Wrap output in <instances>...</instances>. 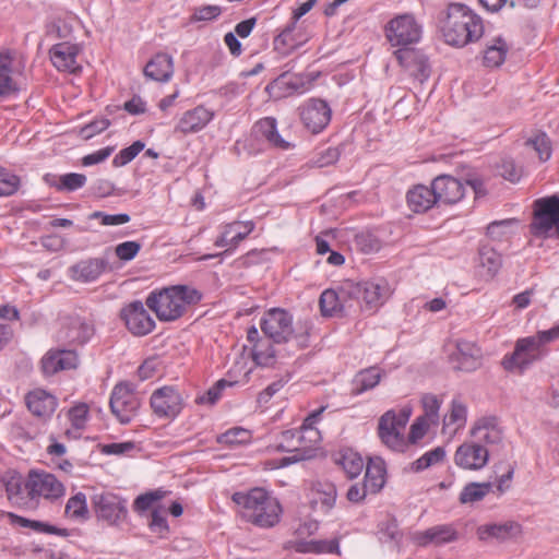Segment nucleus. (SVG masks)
Returning <instances> with one entry per match:
<instances>
[{"label": "nucleus", "mask_w": 559, "mask_h": 559, "mask_svg": "<svg viewBox=\"0 0 559 559\" xmlns=\"http://www.w3.org/2000/svg\"><path fill=\"white\" fill-rule=\"evenodd\" d=\"M439 27L444 41L455 47L476 41L484 33L481 19L462 3H450L440 12Z\"/></svg>", "instance_id": "1"}, {"label": "nucleus", "mask_w": 559, "mask_h": 559, "mask_svg": "<svg viewBox=\"0 0 559 559\" xmlns=\"http://www.w3.org/2000/svg\"><path fill=\"white\" fill-rule=\"evenodd\" d=\"M231 500L240 507L241 516L249 523L262 527H274L283 513L280 501L263 488L235 492Z\"/></svg>", "instance_id": "2"}, {"label": "nucleus", "mask_w": 559, "mask_h": 559, "mask_svg": "<svg viewBox=\"0 0 559 559\" xmlns=\"http://www.w3.org/2000/svg\"><path fill=\"white\" fill-rule=\"evenodd\" d=\"M202 293L188 285H175L152 292L146 306L160 321H175L181 318L189 307L199 304Z\"/></svg>", "instance_id": "3"}, {"label": "nucleus", "mask_w": 559, "mask_h": 559, "mask_svg": "<svg viewBox=\"0 0 559 559\" xmlns=\"http://www.w3.org/2000/svg\"><path fill=\"white\" fill-rule=\"evenodd\" d=\"M260 328L274 343H287L293 336L299 340L302 346H307V338L310 335L311 324L306 321L300 326L304 333L295 334L292 314L282 308L267 310L261 319Z\"/></svg>", "instance_id": "4"}, {"label": "nucleus", "mask_w": 559, "mask_h": 559, "mask_svg": "<svg viewBox=\"0 0 559 559\" xmlns=\"http://www.w3.org/2000/svg\"><path fill=\"white\" fill-rule=\"evenodd\" d=\"M532 236L559 239V197L540 198L533 203V217L528 225Z\"/></svg>", "instance_id": "5"}, {"label": "nucleus", "mask_w": 559, "mask_h": 559, "mask_svg": "<svg viewBox=\"0 0 559 559\" xmlns=\"http://www.w3.org/2000/svg\"><path fill=\"white\" fill-rule=\"evenodd\" d=\"M548 354L546 346L535 336L519 338L514 350L506 355L502 359V366L508 371L520 370L521 372L535 361L542 360Z\"/></svg>", "instance_id": "6"}, {"label": "nucleus", "mask_w": 559, "mask_h": 559, "mask_svg": "<svg viewBox=\"0 0 559 559\" xmlns=\"http://www.w3.org/2000/svg\"><path fill=\"white\" fill-rule=\"evenodd\" d=\"M92 508L98 521L117 526L127 519V500L110 491L95 493L91 498Z\"/></svg>", "instance_id": "7"}, {"label": "nucleus", "mask_w": 559, "mask_h": 559, "mask_svg": "<svg viewBox=\"0 0 559 559\" xmlns=\"http://www.w3.org/2000/svg\"><path fill=\"white\" fill-rule=\"evenodd\" d=\"M109 406L111 413L121 424H129L140 407V399L135 393L134 385L130 382L117 383L111 391Z\"/></svg>", "instance_id": "8"}, {"label": "nucleus", "mask_w": 559, "mask_h": 559, "mask_svg": "<svg viewBox=\"0 0 559 559\" xmlns=\"http://www.w3.org/2000/svg\"><path fill=\"white\" fill-rule=\"evenodd\" d=\"M385 36L392 46L409 47L419 41L421 26L412 14H401L386 24Z\"/></svg>", "instance_id": "9"}, {"label": "nucleus", "mask_w": 559, "mask_h": 559, "mask_svg": "<svg viewBox=\"0 0 559 559\" xmlns=\"http://www.w3.org/2000/svg\"><path fill=\"white\" fill-rule=\"evenodd\" d=\"M25 490L29 499L43 497L55 500L64 495L63 484L47 472L31 471L25 480Z\"/></svg>", "instance_id": "10"}, {"label": "nucleus", "mask_w": 559, "mask_h": 559, "mask_svg": "<svg viewBox=\"0 0 559 559\" xmlns=\"http://www.w3.org/2000/svg\"><path fill=\"white\" fill-rule=\"evenodd\" d=\"M298 112L304 127L311 133L322 132L330 123L332 109L321 98H310L298 107Z\"/></svg>", "instance_id": "11"}, {"label": "nucleus", "mask_w": 559, "mask_h": 559, "mask_svg": "<svg viewBox=\"0 0 559 559\" xmlns=\"http://www.w3.org/2000/svg\"><path fill=\"white\" fill-rule=\"evenodd\" d=\"M95 326L91 320L79 314H69L61 318V328L58 340L69 345H84L94 336Z\"/></svg>", "instance_id": "12"}, {"label": "nucleus", "mask_w": 559, "mask_h": 559, "mask_svg": "<svg viewBox=\"0 0 559 559\" xmlns=\"http://www.w3.org/2000/svg\"><path fill=\"white\" fill-rule=\"evenodd\" d=\"M150 405L156 417L174 419L183 408V399L178 389L165 385L152 393Z\"/></svg>", "instance_id": "13"}, {"label": "nucleus", "mask_w": 559, "mask_h": 559, "mask_svg": "<svg viewBox=\"0 0 559 559\" xmlns=\"http://www.w3.org/2000/svg\"><path fill=\"white\" fill-rule=\"evenodd\" d=\"M349 294L362 300L367 310L374 311L388 300L391 288L386 280L376 278L353 285Z\"/></svg>", "instance_id": "14"}, {"label": "nucleus", "mask_w": 559, "mask_h": 559, "mask_svg": "<svg viewBox=\"0 0 559 559\" xmlns=\"http://www.w3.org/2000/svg\"><path fill=\"white\" fill-rule=\"evenodd\" d=\"M120 317L127 329L136 336L146 335L155 328V321L140 300H134L123 307Z\"/></svg>", "instance_id": "15"}, {"label": "nucleus", "mask_w": 559, "mask_h": 559, "mask_svg": "<svg viewBox=\"0 0 559 559\" xmlns=\"http://www.w3.org/2000/svg\"><path fill=\"white\" fill-rule=\"evenodd\" d=\"M394 56L400 66L420 83L425 82L430 76L431 69L429 60L421 50L409 46L399 48L394 51Z\"/></svg>", "instance_id": "16"}, {"label": "nucleus", "mask_w": 559, "mask_h": 559, "mask_svg": "<svg viewBox=\"0 0 559 559\" xmlns=\"http://www.w3.org/2000/svg\"><path fill=\"white\" fill-rule=\"evenodd\" d=\"M449 360L454 370L471 372L480 366L481 350L474 342L459 340L455 344V350L449 356Z\"/></svg>", "instance_id": "17"}, {"label": "nucleus", "mask_w": 559, "mask_h": 559, "mask_svg": "<svg viewBox=\"0 0 559 559\" xmlns=\"http://www.w3.org/2000/svg\"><path fill=\"white\" fill-rule=\"evenodd\" d=\"M489 460L488 450L479 442H464L454 453V463L456 466L468 469L479 471Z\"/></svg>", "instance_id": "18"}, {"label": "nucleus", "mask_w": 559, "mask_h": 559, "mask_svg": "<svg viewBox=\"0 0 559 559\" xmlns=\"http://www.w3.org/2000/svg\"><path fill=\"white\" fill-rule=\"evenodd\" d=\"M431 183L439 206L441 204H455L465 195L464 183L451 175H439L431 181Z\"/></svg>", "instance_id": "19"}, {"label": "nucleus", "mask_w": 559, "mask_h": 559, "mask_svg": "<svg viewBox=\"0 0 559 559\" xmlns=\"http://www.w3.org/2000/svg\"><path fill=\"white\" fill-rule=\"evenodd\" d=\"M309 506L314 511L329 513L335 506L337 490L333 483L328 480L312 481L308 491Z\"/></svg>", "instance_id": "20"}, {"label": "nucleus", "mask_w": 559, "mask_h": 559, "mask_svg": "<svg viewBox=\"0 0 559 559\" xmlns=\"http://www.w3.org/2000/svg\"><path fill=\"white\" fill-rule=\"evenodd\" d=\"M79 364L78 355L70 349H50L40 360V369L46 377L56 374L62 370L76 368Z\"/></svg>", "instance_id": "21"}, {"label": "nucleus", "mask_w": 559, "mask_h": 559, "mask_svg": "<svg viewBox=\"0 0 559 559\" xmlns=\"http://www.w3.org/2000/svg\"><path fill=\"white\" fill-rule=\"evenodd\" d=\"M254 229V223L233 222L224 226L223 233L216 238L214 245L218 248L228 247L223 254L231 253Z\"/></svg>", "instance_id": "22"}, {"label": "nucleus", "mask_w": 559, "mask_h": 559, "mask_svg": "<svg viewBox=\"0 0 559 559\" xmlns=\"http://www.w3.org/2000/svg\"><path fill=\"white\" fill-rule=\"evenodd\" d=\"M213 118L214 111L199 105L182 114L175 127V132H179L183 135L197 133L203 130Z\"/></svg>", "instance_id": "23"}, {"label": "nucleus", "mask_w": 559, "mask_h": 559, "mask_svg": "<svg viewBox=\"0 0 559 559\" xmlns=\"http://www.w3.org/2000/svg\"><path fill=\"white\" fill-rule=\"evenodd\" d=\"M109 262L105 258L81 260L69 269L72 280L83 283L96 281L107 269Z\"/></svg>", "instance_id": "24"}, {"label": "nucleus", "mask_w": 559, "mask_h": 559, "mask_svg": "<svg viewBox=\"0 0 559 559\" xmlns=\"http://www.w3.org/2000/svg\"><path fill=\"white\" fill-rule=\"evenodd\" d=\"M50 59L59 71L75 73L80 70L76 62L79 46L68 41L58 43L49 50Z\"/></svg>", "instance_id": "25"}, {"label": "nucleus", "mask_w": 559, "mask_h": 559, "mask_svg": "<svg viewBox=\"0 0 559 559\" xmlns=\"http://www.w3.org/2000/svg\"><path fill=\"white\" fill-rule=\"evenodd\" d=\"M28 411L36 417L48 419L58 405L57 399L43 389H35L25 396Z\"/></svg>", "instance_id": "26"}, {"label": "nucleus", "mask_w": 559, "mask_h": 559, "mask_svg": "<svg viewBox=\"0 0 559 559\" xmlns=\"http://www.w3.org/2000/svg\"><path fill=\"white\" fill-rule=\"evenodd\" d=\"M407 206L414 213L423 214L439 206L432 185H416L407 191Z\"/></svg>", "instance_id": "27"}, {"label": "nucleus", "mask_w": 559, "mask_h": 559, "mask_svg": "<svg viewBox=\"0 0 559 559\" xmlns=\"http://www.w3.org/2000/svg\"><path fill=\"white\" fill-rule=\"evenodd\" d=\"M471 435L481 444H498L501 442L503 435L499 426L498 418L495 416L483 417L478 419L471 430Z\"/></svg>", "instance_id": "28"}, {"label": "nucleus", "mask_w": 559, "mask_h": 559, "mask_svg": "<svg viewBox=\"0 0 559 559\" xmlns=\"http://www.w3.org/2000/svg\"><path fill=\"white\" fill-rule=\"evenodd\" d=\"M521 532V525L509 521L506 523L484 524L477 527L476 535L481 542L496 539L504 542Z\"/></svg>", "instance_id": "29"}, {"label": "nucleus", "mask_w": 559, "mask_h": 559, "mask_svg": "<svg viewBox=\"0 0 559 559\" xmlns=\"http://www.w3.org/2000/svg\"><path fill=\"white\" fill-rule=\"evenodd\" d=\"M144 75L157 82H168L174 74V59L170 55L158 52L144 67Z\"/></svg>", "instance_id": "30"}, {"label": "nucleus", "mask_w": 559, "mask_h": 559, "mask_svg": "<svg viewBox=\"0 0 559 559\" xmlns=\"http://www.w3.org/2000/svg\"><path fill=\"white\" fill-rule=\"evenodd\" d=\"M459 539V533L452 524H442L432 526L424 531L419 537V544L423 546L433 544L443 545Z\"/></svg>", "instance_id": "31"}, {"label": "nucleus", "mask_w": 559, "mask_h": 559, "mask_svg": "<svg viewBox=\"0 0 559 559\" xmlns=\"http://www.w3.org/2000/svg\"><path fill=\"white\" fill-rule=\"evenodd\" d=\"M480 275L486 280H492L502 265L501 254L489 245H481L478 249Z\"/></svg>", "instance_id": "32"}, {"label": "nucleus", "mask_w": 559, "mask_h": 559, "mask_svg": "<svg viewBox=\"0 0 559 559\" xmlns=\"http://www.w3.org/2000/svg\"><path fill=\"white\" fill-rule=\"evenodd\" d=\"M86 176L78 173H69L66 175H53L46 174L44 176V181L51 188H55L60 192H73L78 189H81L86 183Z\"/></svg>", "instance_id": "33"}, {"label": "nucleus", "mask_w": 559, "mask_h": 559, "mask_svg": "<svg viewBox=\"0 0 559 559\" xmlns=\"http://www.w3.org/2000/svg\"><path fill=\"white\" fill-rule=\"evenodd\" d=\"M7 516L12 525L28 527L36 533L58 535L61 537L70 536V531L68 528H60L46 522L29 520L12 512H8Z\"/></svg>", "instance_id": "34"}, {"label": "nucleus", "mask_w": 559, "mask_h": 559, "mask_svg": "<svg viewBox=\"0 0 559 559\" xmlns=\"http://www.w3.org/2000/svg\"><path fill=\"white\" fill-rule=\"evenodd\" d=\"M335 464L340 465L349 478L357 477L364 468L361 455L350 448H344L333 455Z\"/></svg>", "instance_id": "35"}, {"label": "nucleus", "mask_w": 559, "mask_h": 559, "mask_svg": "<svg viewBox=\"0 0 559 559\" xmlns=\"http://www.w3.org/2000/svg\"><path fill=\"white\" fill-rule=\"evenodd\" d=\"M297 552L300 554H333L341 555L340 539H312L298 542L295 547Z\"/></svg>", "instance_id": "36"}, {"label": "nucleus", "mask_w": 559, "mask_h": 559, "mask_svg": "<svg viewBox=\"0 0 559 559\" xmlns=\"http://www.w3.org/2000/svg\"><path fill=\"white\" fill-rule=\"evenodd\" d=\"M381 378L382 371L376 366L358 371L353 379L352 395H360L364 392L376 388Z\"/></svg>", "instance_id": "37"}, {"label": "nucleus", "mask_w": 559, "mask_h": 559, "mask_svg": "<svg viewBox=\"0 0 559 559\" xmlns=\"http://www.w3.org/2000/svg\"><path fill=\"white\" fill-rule=\"evenodd\" d=\"M13 57L10 50L0 52V97L9 96L17 91L12 78Z\"/></svg>", "instance_id": "38"}, {"label": "nucleus", "mask_w": 559, "mask_h": 559, "mask_svg": "<svg viewBox=\"0 0 559 559\" xmlns=\"http://www.w3.org/2000/svg\"><path fill=\"white\" fill-rule=\"evenodd\" d=\"M258 135L264 138L272 145L281 148H287L288 143L277 132L276 119L273 117H265L255 122L253 127Z\"/></svg>", "instance_id": "39"}, {"label": "nucleus", "mask_w": 559, "mask_h": 559, "mask_svg": "<svg viewBox=\"0 0 559 559\" xmlns=\"http://www.w3.org/2000/svg\"><path fill=\"white\" fill-rule=\"evenodd\" d=\"M467 419V407L459 400H453L451 403V411L443 418L442 431L445 433L447 429L452 428L450 433H455L459 429L463 428Z\"/></svg>", "instance_id": "40"}, {"label": "nucleus", "mask_w": 559, "mask_h": 559, "mask_svg": "<svg viewBox=\"0 0 559 559\" xmlns=\"http://www.w3.org/2000/svg\"><path fill=\"white\" fill-rule=\"evenodd\" d=\"M64 515L79 522H85L90 519V510L85 493L78 492L68 499L64 508Z\"/></svg>", "instance_id": "41"}, {"label": "nucleus", "mask_w": 559, "mask_h": 559, "mask_svg": "<svg viewBox=\"0 0 559 559\" xmlns=\"http://www.w3.org/2000/svg\"><path fill=\"white\" fill-rule=\"evenodd\" d=\"M508 52V45L501 37H496L484 51V64L489 68L500 67Z\"/></svg>", "instance_id": "42"}, {"label": "nucleus", "mask_w": 559, "mask_h": 559, "mask_svg": "<svg viewBox=\"0 0 559 559\" xmlns=\"http://www.w3.org/2000/svg\"><path fill=\"white\" fill-rule=\"evenodd\" d=\"M295 27V22H289L284 29L275 36L273 47L280 55L287 56L298 47L299 41L293 36Z\"/></svg>", "instance_id": "43"}, {"label": "nucleus", "mask_w": 559, "mask_h": 559, "mask_svg": "<svg viewBox=\"0 0 559 559\" xmlns=\"http://www.w3.org/2000/svg\"><path fill=\"white\" fill-rule=\"evenodd\" d=\"M305 441L306 436L302 435V431H299L298 429H288L281 432L276 449L281 452L299 451L307 447Z\"/></svg>", "instance_id": "44"}, {"label": "nucleus", "mask_w": 559, "mask_h": 559, "mask_svg": "<svg viewBox=\"0 0 559 559\" xmlns=\"http://www.w3.org/2000/svg\"><path fill=\"white\" fill-rule=\"evenodd\" d=\"M492 483H469L462 489L459 500L461 503H474L483 500L491 490Z\"/></svg>", "instance_id": "45"}, {"label": "nucleus", "mask_w": 559, "mask_h": 559, "mask_svg": "<svg viewBox=\"0 0 559 559\" xmlns=\"http://www.w3.org/2000/svg\"><path fill=\"white\" fill-rule=\"evenodd\" d=\"M385 468L382 462H368L364 483L368 484L371 493H377L384 485Z\"/></svg>", "instance_id": "46"}, {"label": "nucleus", "mask_w": 559, "mask_h": 559, "mask_svg": "<svg viewBox=\"0 0 559 559\" xmlns=\"http://www.w3.org/2000/svg\"><path fill=\"white\" fill-rule=\"evenodd\" d=\"M271 341L267 336L263 337L252 348V358L259 366L269 367L275 362L276 355Z\"/></svg>", "instance_id": "47"}, {"label": "nucleus", "mask_w": 559, "mask_h": 559, "mask_svg": "<svg viewBox=\"0 0 559 559\" xmlns=\"http://www.w3.org/2000/svg\"><path fill=\"white\" fill-rule=\"evenodd\" d=\"M319 306L323 317L338 316L343 311L340 295L334 289H325L321 294Z\"/></svg>", "instance_id": "48"}, {"label": "nucleus", "mask_w": 559, "mask_h": 559, "mask_svg": "<svg viewBox=\"0 0 559 559\" xmlns=\"http://www.w3.org/2000/svg\"><path fill=\"white\" fill-rule=\"evenodd\" d=\"M251 432L242 427H234L224 433L217 436L216 441L219 444L229 448L247 444L251 440Z\"/></svg>", "instance_id": "49"}, {"label": "nucleus", "mask_w": 559, "mask_h": 559, "mask_svg": "<svg viewBox=\"0 0 559 559\" xmlns=\"http://www.w3.org/2000/svg\"><path fill=\"white\" fill-rule=\"evenodd\" d=\"M445 457V450L442 447H437L428 452H426L424 455H421L419 459L414 461L411 465V469L415 473L423 472L430 466L438 464L442 462Z\"/></svg>", "instance_id": "50"}, {"label": "nucleus", "mask_w": 559, "mask_h": 559, "mask_svg": "<svg viewBox=\"0 0 559 559\" xmlns=\"http://www.w3.org/2000/svg\"><path fill=\"white\" fill-rule=\"evenodd\" d=\"M21 186V179L15 174L0 167V198L13 195Z\"/></svg>", "instance_id": "51"}, {"label": "nucleus", "mask_w": 559, "mask_h": 559, "mask_svg": "<svg viewBox=\"0 0 559 559\" xmlns=\"http://www.w3.org/2000/svg\"><path fill=\"white\" fill-rule=\"evenodd\" d=\"M145 147L144 142L138 140L130 146L122 148L112 159L115 167H122L133 160Z\"/></svg>", "instance_id": "52"}, {"label": "nucleus", "mask_w": 559, "mask_h": 559, "mask_svg": "<svg viewBox=\"0 0 559 559\" xmlns=\"http://www.w3.org/2000/svg\"><path fill=\"white\" fill-rule=\"evenodd\" d=\"M68 418L72 427L76 430L85 428L88 418V406L85 403H79L68 411Z\"/></svg>", "instance_id": "53"}, {"label": "nucleus", "mask_w": 559, "mask_h": 559, "mask_svg": "<svg viewBox=\"0 0 559 559\" xmlns=\"http://www.w3.org/2000/svg\"><path fill=\"white\" fill-rule=\"evenodd\" d=\"M526 145L532 146L542 162H546L551 156L550 141L545 133L537 134L526 141Z\"/></svg>", "instance_id": "54"}, {"label": "nucleus", "mask_w": 559, "mask_h": 559, "mask_svg": "<svg viewBox=\"0 0 559 559\" xmlns=\"http://www.w3.org/2000/svg\"><path fill=\"white\" fill-rule=\"evenodd\" d=\"M233 383L226 381L225 379L218 380L213 386H211L204 394L197 397L195 402L198 404H215L222 394V391L226 386H231Z\"/></svg>", "instance_id": "55"}, {"label": "nucleus", "mask_w": 559, "mask_h": 559, "mask_svg": "<svg viewBox=\"0 0 559 559\" xmlns=\"http://www.w3.org/2000/svg\"><path fill=\"white\" fill-rule=\"evenodd\" d=\"M426 420L436 424L439 419L440 401L433 394H425L421 399Z\"/></svg>", "instance_id": "56"}, {"label": "nucleus", "mask_w": 559, "mask_h": 559, "mask_svg": "<svg viewBox=\"0 0 559 559\" xmlns=\"http://www.w3.org/2000/svg\"><path fill=\"white\" fill-rule=\"evenodd\" d=\"M340 156L341 151L338 147H329L312 159V165L318 168L326 167L335 164Z\"/></svg>", "instance_id": "57"}, {"label": "nucleus", "mask_w": 559, "mask_h": 559, "mask_svg": "<svg viewBox=\"0 0 559 559\" xmlns=\"http://www.w3.org/2000/svg\"><path fill=\"white\" fill-rule=\"evenodd\" d=\"M402 430L397 425L394 424V411L385 412L379 419L378 435L380 439L388 437L396 431Z\"/></svg>", "instance_id": "58"}, {"label": "nucleus", "mask_w": 559, "mask_h": 559, "mask_svg": "<svg viewBox=\"0 0 559 559\" xmlns=\"http://www.w3.org/2000/svg\"><path fill=\"white\" fill-rule=\"evenodd\" d=\"M141 250V245L138 241H124L116 246L115 253L122 261H130Z\"/></svg>", "instance_id": "59"}, {"label": "nucleus", "mask_w": 559, "mask_h": 559, "mask_svg": "<svg viewBox=\"0 0 559 559\" xmlns=\"http://www.w3.org/2000/svg\"><path fill=\"white\" fill-rule=\"evenodd\" d=\"M428 429V424L425 417H418L411 426L407 444H415L418 440L424 438Z\"/></svg>", "instance_id": "60"}, {"label": "nucleus", "mask_w": 559, "mask_h": 559, "mask_svg": "<svg viewBox=\"0 0 559 559\" xmlns=\"http://www.w3.org/2000/svg\"><path fill=\"white\" fill-rule=\"evenodd\" d=\"M403 430L396 431L388 437H383L381 441L391 450L396 452H404L407 449V441L402 432Z\"/></svg>", "instance_id": "61"}, {"label": "nucleus", "mask_w": 559, "mask_h": 559, "mask_svg": "<svg viewBox=\"0 0 559 559\" xmlns=\"http://www.w3.org/2000/svg\"><path fill=\"white\" fill-rule=\"evenodd\" d=\"M163 498V493L160 491H150V492H146L144 495H140L135 500H134V509L136 511H146L148 510L153 503L159 499Z\"/></svg>", "instance_id": "62"}, {"label": "nucleus", "mask_w": 559, "mask_h": 559, "mask_svg": "<svg viewBox=\"0 0 559 559\" xmlns=\"http://www.w3.org/2000/svg\"><path fill=\"white\" fill-rule=\"evenodd\" d=\"M110 126V121L106 118L96 119L82 128L81 134L85 139H91L94 135L105 131Z\"/></svg>", "instance_id": "63"}, {"label": "nucleus", "mask_w": 559, "mask_h": 559, "mask_svg": "<svg viewBox=\"0 0 559 559\" xmlns=\"http://www.w3.org/2000/svg\"><path fill=\"white\" fill-rule=\"evenodd\" d=\"M500 175L511 182H516L522 176V170L516 167L512 159H503L500 165Z\"/></svg>", "instance_id": "64"}]
</instances>
